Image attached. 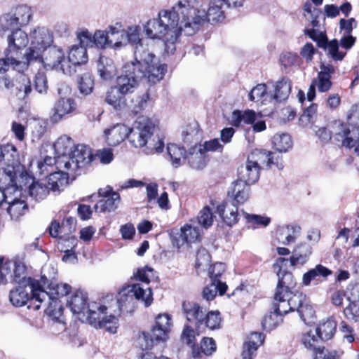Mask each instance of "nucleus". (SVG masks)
I'll list each match as a JSON object with an SVG mask.
<instances>
[{
  "label": "nucleus",
  "mask_w": 359,
  "mask_h": 359,
  "mask_svg": "<svg viewBox=\"0 0 359 359\" xmlns=\"http://www.w3.org/2000/svg\"><path fill=\"white\" fill-rule=\"evenodd\" d=\"M151 55L143 50L140 46L135 52V62H127L122 68V74L117 77L116 86L107 92L105 102L116 110H121L126 106L125 95L132 93L138 83L143 79L155 84L162 79V72L153 66H146L149 69L143 70L147 64V60H151Z\"/></svg>",
  "instance_id": "1"
},
{
  "label": "nucleus",
  "mask_w": 359,
  "mask_h": 359,
  "mask_svg": "<svg viewBox=\"0 0 359 359\" xmlns=\"http://www.w3.org/2000/svg\"><path fill=\"white\" fill-rule=\"evenodd\" d=\"M224 0H210V7L207 11L191 6L189 2H182L181 7V27L186 36H192L198 30L199 26L205 22H217L224 20Z\"/></svg>",
  "instance_id": "2"
},
{
  "label": "nucleus",
  "mask_w": 359,
  "mask_h": 359,
  "mask_svg": "<svg viewBox=\"0 0 359 359\" xmlns=\"http://www.w3.org/2000/svg\"><path fill=\"white\" fill-rule=\"evenodd\" d=\"M181 7H182V1H179L172 8V10L161 11L158 13L157 18L148 20L144 25L147 37L162 39L166 34L171 32L170 41L172 43H175L180 35L184 32V30H180Z\"/></svg>",
  "instance_id": "3"
},
{
  "label": "nucleus",
  "mask_w": 359,
  "mask_h": 359,
  "mask_svg": "<svg viewBox=\"0 0 359 359\" xmlns=\"http://www.w3.org/2000/svg\"><path fill=\"white\" fill-rule=\"evenodd\" d=\"M156 130V125L151 119L147 116H139L133 127L128 128V139L131 145L140 148L149 144V147L156 152H161L164 148V142L158 136H152Z\"/></svg>",
  "instance_id": "4"
},
{
  "label": "nucleus",
  "mask_w": 359,
  "mask_h": 359,
  "mask_svg": "<svg viewBox=\"0 0 359 359\" xmlns=\"http://www.w3.org/2000/svg\"><path fill=\"white\" fill-rule=\"evenodd\" d=\"M39 290L35 292L34 299L39 300V304L34 306L35 310L41 307L47 315L53 318L58 319L62 314V305L60 298L68 294L72 287L67 283H50L48 290H45L39 285Z\"/></svg>",
  "instance_id": "5"
},
{
  "label": "nucleus",
  "mask_w": 359,
  "mask_h": 359,
  "mask_svg": "<svg viewBox=\"0 0 359 359\" xmlns=\"http://www.w3.org/2000/svg\"><path fill=\"white\" fill-rule=\"evenodd\" d=\"M261 168L248 157L245 165L238 168V180L233 182L227 191V196L235 202H244L248 199L249 185L255 183L259 178Z\"/></svg>",
  "instance_id": "6"
},
{
  "label": "nucleus",
  "mask_w": 359,
  "mask_h": 359,
  "mask_svg": "<svg viewBox=\"0 0 359 359\" xmlns=\"http://www.w3.org/2000/svg\"><path fill=\"white\" fill-rule=\"evenodd\" d=\"M4 162L6 167L4 168L5 180H8V184L16 186V179L29 177L25 166L20 163V154L17 148L12 144H0V163Z\"/></svg>",
  "instance_id": "7"
},
{
  "label": "nucleus",
  "mask_w": 359,
  "mask_h": 359,
  "mask_svg": "<svg viewBox=\"0 0 359 359\" xmlns=\"http://www.w3.org/2000/svg\"><path fill=\"white\" fill-rule=\"evenodd\" d=\"M135 299L140 300L146 307L153 302V294L151 287L142 286L140 283L127 285L123 287L118 294L116 304L119 311L130 312L135 306Z\"/></svg>",
  "instance_id": "8"
},
{
  "label": "nucleus",
  "mask_w": 359,
  "mask_h": 359,
  "mask_svg": "<svg viewBox=\"0 0 359 359\" xmlns=\"http://www.w3.org/2000/svg\"><path fill=\"white\" fill-rule=\"evenodd\" d=\"M107 307L100 303L92 302L88 309V322L95 328H104L109 333L116 332L118 318L115 315L104 316Z\"/></svg>",
  "instance_id": "9"
},
{
  "label": "nucleus",
  "mask_w": 359,
  "mask_h": 359,
  "mask_svg": "<svg viewBox=\"0 0 359 359\" xmlns=\"http://www.w3.org/2000/svg\"><path fill=\"white\" fill-rule=\"evenodd\" d=\"M39 290V283H35L32 278L30 282H20L15 289L11 290L9 299L15 306H22L28 302L29 308H34L39 304V300L34 299L35 292Z\"/></svg>",
  "instance_id": "10"
},
{
  "label": "nucleus",
  "mask_w": 359,
  "mask_h": 359,
  "mask_svg": "<svg viewBox=\"0 0 359 359\" xmlns=\"http://www.w3.org/2000/svg\"><path fill=\"white\" fill-rule=\"evenodd\" d=\"M31 46L27 51L29 61H41L42 53L53 42V37L46 27H38L30 34Z\"/></svg>",
  "instance_id": "11"
},
{
  "label": "nucleus",
  "mask_w": 359,
  "mask_h": 359,
  "mask_svg": "<svg viewBox=\"0 0 359 359\" xmlns=\"http://www.w3.org/2000/svg\"><path fill=\"white\" fill-rule=\"evenodd\" d=\"M32 16V12L29 6L24 4L18 6L13 12L0 17V33L3 35L6 30L27 25Z\"/></svg>",
  "instance_id": "12"
},
{
  "label": "nucleus",
  "mask_w": 359,
  "mask_h": 359,
  "mask_svg": "<svg viewBox=\"0 0 359 359\" xmlns=\"http://www.w3.org/2000/svg\"><path fill=\"white\" fill-rule=\"evenodd\" d=\"M194 223V221L191 220V223L184 224L180 230H170L169 234L173 246L180 249L184 245L201 241L203 232Z\"/></svg>",
  "instance_id": "13"
},
{
  "label": "nucleus",
  "mask_w": 359,
  "mask_h": 359,
  "mask_svg": "<svg viewBox=\"0 0 359 359\" xmlns=\"http://www.w3.org/2000/svg\"><path fill=\"white\" fill-rule=\"evenodd\" d=\"M0 272L4 283L30 282V278L26 277V266L21 262L5 260L0 257Z\"/></svg>",
  "instance_id": "14"
},
{
  "label": "nucleus",
  "mask_w": 359,
  "mask_h": 359,
  "mask_svg": "<svg viewBox=\"0 0 359 359\" xmlns=\"http://www.w3.org/2000/svg\"><path fill=\"white\" fill-rule=\"evenodd\" d=\"M289 262L288 259L278 258L273 264V268L277 271L278 285L274 294V299H280L282 294L290 296V291L295 287L296 283L292 273L283 270V268Z\"/></svg>",
  "instance_id": "15"
},
{
  "label": "nucleus",
  "mask_w": 359,
  "mask_h": 359,
  "mask_svg": "<svg viewBox=\"0 0 359 359\" xmlns=\"http://www.w3.org/2000/svg\"><path fill=\"white\" fill-rule=\"evenodd\" d=\"M140 29L138 26L128 27V30L126 31L124 39H126L130 43L135 45V48L134 51L135 57L136 50L140 46L142 48L144 52H147L151 55V60H147L148 65H144L143 70L148 69L147 67H146V66H153L154 68H158L160 69L161 72H162L161 73L163 79L165 72L167 71V65L165 64H161L158 58L142 45L141 39L140 38ZM135 62L136 60H135L132 62Z\"/></svg>",
  "instance_id": "16"
},
{
  "label": "nucleus",
  "mask_w": 359,
  "mask_h": 359,
  "mask_svg": "<svg viewBox=\"0 0 359 359\" xmlns=\"http://www.w3.org/2000/svg\"><path fill=\"white\" fill-rule=\"evenodd\" d=\"M42 60L39 62H44L52 68L61 70L65 74H71L72 71L67 67L66 58L62 48L51 45L42 53Z\"/></svg>",
  "instance_id": "17"
},
{
  "label": "nucleus",
  "mask_w": 359,
  "mask_h": 359,
  "mask_svg": "<svg viewBox=\"0 0 359 359\" xmlns=\"http://www.w3.org/2000/svg\"><path fill=\"white\" fill-rule=\"evenodd\" d=\"M65 161H69V166H67V170L76 171L90 164L94 159L90 149L84 144H77L74 147L69 156H67Z\"/></svg>",
  "instance_id": "18"
},
{
  "label": "nucleus",
  "mask_w": 359,
  "mask_h": 359,
  "mask_svg": "<svg viewBox=\"0 0 359 359\" xmlns=\"http://www.w3.org/2000/svg\"><path fill=\"white\" fill-rule=\"evenodd\" d=\"M334 126L335 130L332 137L335 144L348 148L354 147L356 130L354 128L351 130L349 125L340 121H335Z\"/></svg>",
  "instance_id": "19"
},
{
  "label": "nucleus",
  "mask_w": 359,
  "mask_h": 359,
  "mask_svg": "<svg viewBox=\"0 0 359 359\" xmlns=\"http://www.w3.org/2000/svg\"><path fill=\"white\" fill-rule=\"evenodd\" d=\"M290 296H285V294H282L280 299H274L277 303L276 311L278 312H283L287 314L289 311H292L297 309L299 311L300 306H303L306 300V297L302 293H294L290 291Z\"/></svg>",
  "instance_id": "20"
},
{
  "label": "nucleus",
  "mask_w": 359,
  "mask_h": 359,
  "mask_svg": "<svg viewBox=\"0 0 359 359\" xmlns=\"http://www.w3.org/2000/svg\"><path fill=\"white\" fill-rule=\"evenodd\" d=\"M11 33L8 35V48L4 55H18L19 50L25 48L29 42L28 36L20 28L10 29Z\"/></svg>",
  "instance_id": "21"
},
{
  "label": "nucleus",
  "mask_w": 359,
  "mask_h": 359,
  "mask_svg": "<svg viewBox=\"0 0 359 359\" xmlns=\"http://www.w3.org/2000/svg\"><path fill=\"white\" fill-rule=\"evenodd\" d=\"M182 307L187 320L195 324L197 334H199L204 325L206 310L195 302H184Z\"/></svg>",
  "instance_id": "22"
},
{
  "label": "nucleus",
  "mask_w": 359,
  "mask_h": 359,
  "mask_svg": "<svg viewBox=\"0 0 359 359\" xmlns=\"http://www.w3.org/2000/svg\"><path fill=\"white\" fill-rule=\"evenodd\" d=\"M168 331L163 328L154 325L151 334L142 332L138 337L137 342L140 347L144 349H151L154 344V341H165L168 338Z\"/></svg>",
  "instance_id": "23"
},
{
  "label": "nucleus",
  "mask_w": 359,
  "mask_h": 359,
  "mask_svg": "<svg viewBox=\"0 0 359 359\" xmlns=\"http://www.w3.org/2000/svg\"><path fill=\"white\" fill-rule=\"evenodd\" d=\"M77 107L76 102L72 98H60L58 100L53 109V114L50 116L53 123L60 121L66 115L73 114Z\"/></svg>",
  "instance_id": "24"
},
{
  "label": "nucleus",
  "mask_w": 359,
  "mask_h": 359,
  "mask_svg": "<svg viewBox=\"0 0 359 359\" xmlns=\"http://www.w3.org/2000/svg\"><path fill=\"white\" fill-rule=\"evenodd\" d=\"M88 294L81 290H76L67 302V306L74 313L81 314L86 316L88 320V313L87 312L88 306L90 303H87Z\"/></svg>",
  "instance_id": "25"
},
{
  "label": "nucleus",
  "mask_w": 359,
  "mask_h": 359,
  "mask_svg": "<svg viewBox=\"0 0 359 359\" xmlns=\"http://www.w3.org/2000/svg\"><path fill=\"white\" fill-rule=\"evenodd\" d=\"M201 144L193 146L189 149L186 159L189 165L194 170H203L208 161L206 154L203 151Z\"/></svg>",
  "instance_id": "26"
},
{
  "label": "nucleus",
  "mask_w": 359,
  "mask_h": 359,
  "mask_svg": "<svg viewBox=\"0 0 359 359\" xmlns=\"http://www.w3.org/2000/svg\"><path fill=\"white\" fill-rule=\"evenodd\" d=\"M104 133L107 143L115 147L128 138V127L124 124H116L106 129Z\"/></svg>",
  "instance_id": "27"
},
{
  "label": "nucleus",
  "mask_w": 359,
  "mask_h": 359,
  "mask_svg": "<svg viewBox=\"0 0 359 359\" xmlns=\"http://www.w3.org/2000/svg\"><path fill=\"white\" fill-rule=\"evenodd\" d=\"M347 299L349 304L344 310L345 317L353 322L359 321V285H355L351 289V296Z\"/></svg>",
  "instance_id": "28"
},
{
  "label": "nucleus",
  "mask_w": 359,
  "mask_h": 359,
  "mask_svg": "<svg viewBox=\"0 0 359 359\" xmlns=\"http://www.w3.org/2000/svg\"><path fill=\"white\" fill-rule=\"evenodd\" d=\"M88 60L86 48L83 46L74 45L69 52L65 63L67 67L69 68L72 72L76 69H72V65L76 67L87 63Z\"/></svg>",
  "instance_id": "29"
},
{
  "label": "nucleus",
  "mask_w": 359,
  "mask_h": 359,
  "mask_svg": "<svg viewBox=\"0 0 359 359\" xmlns=\"http://www.w3.org/2000/svg\"><path fill=\"white\" fill-rule=\"evenodd\" d=\"M120 200V195L118 192L114 191L112 187L107 186L104 188L99 189L97 193H93L87 197H83L81 202L90 201L94 202H115Z\"/></svg>",
  "instance_id": "30"
},
{
  "label": "nucleus",
  "mask_w": 359,
  "mask_h": 359,
  "mask_svg": "<svg viewBox=\"0 0 359 359\" xmlns=\"http://www.w3.org/2000/svg\"><path fill=\"white\" fill-rule=\"evenodd\" d=\"M220 217L228 226H233L238 219V207L234 203H221L217 207Z\"/></svg>",
  "instance_id": "31"
},
{
  "label": "nucleus",
  "mask_w": 359,
  "mask_h": 359,
  "mask_svg": "<svg viewBox=\"0 0 359 359\" xmlns=\"http://www.w3.org/2000/svg\"><path fill=\"white\" fill-rule=\"evenodd\" d=\"M97 72L102 79L111 80L116 74V67L113 60L107 57L100 56L97 62Z\"/></svg>",
  "instance_id": "32"
},
{
  "label": "nucleus",
  "mask_w": 359,
  "mask_h": 359,
  "mask_svg": "<svg viewBox=\"0 0 359 359\" xmlns=\"http://www.w3.org/2000/svg\"><path fill=\"white\" fill-rule=\"evenodd\" d=\"M69 184V175L64 171L51 173L48 177V186L50 191L60 192Z\"/></svg>",
  "instance_id": "33"
},
{
  "label": "nucleus",
  "mask_w": 359,
  "mask_h": 359,
  "mask_svg": "<svg viewBox=\"0 0 359 359\" xmlns=\"http://www.w3.org/2000/svg\"><path fill=\"white\" fill-rule=\"evenodd\" d=\"M332 274V271L322 264H317L314 268L311 269L302 276V283L308 286L312 280H318L320 278H326Z\"/></svg>",
  "instance_id": "34"
},
{
  "label": "nucleus",
  "mask_w": 359,
  "mask_h": 359,
  "mask_svg": "<svg viewBox=\"0 0 359 359\" xmlns=\"http://www.w3.org/2000/svg\"><path fill=\"white\" fill-rule=\"evenodd\" d=\"M291 81L287 77H283L276 83L272 98L277 102L285 100L291 92Z\"/></svg>",
  "instance_id": "35"
},
{
  "label": "nucleus",
  "mask_w": 359,
  "mask_h": 359,
  "mask_svg": "<svg viewBox=\"0 0 359 359\" xmlns=\"http://www.w3.org/2000/svg\"><path fill=\"white\" fill-rule=\"evenodd\" d=\"M311 253L312 248L311 245L307 243H302L297 246L294 255L289 259V262L291 266L303 265L308 261Z\"/></svg>",
  "instance_id": "36"
},
{
  "label": "nucleus",
  "mask_w": 359,
  "mask_h": 359,
  "mask_svg": "<svg viewBox=\"0 0 359 359\" xmlns=\"http://www.w3.org/2000/svg\"><path fill=\"white\" fill-rule=\"evenodd\" d=\"M109 46L119 48L122 46L126 31L121 22H116L115 25H110L107 28Z\"/></svg>",
  "instance_id": "37"
},
{
  "label": "nucleus",
  "mask_w": 359,
  "mask_h": 359,
  "mask_svg": "<svg viewBox=\"0 0 359 359\" xmlns=\"http://www.w3.org/2000/svg\"><path fill=\"white\" fill-rule=\"evenodd\" d=\"M337 323L332 318H328L325 322L319 324L316 327V332L319 339L323 341H327L334 336Z\"/></svg>",
  "instance_id": "38"
},
{
  "label": "nucleus",
  "mask_w": 359,
  "mask_h": 359,
  "mask_svg": "<svg viewBox=\"0 0 359 359\" xmlns=\"http://www.w3.org/2000/svg\"><path fill=\"white\" fill-rule=\"evenodd\" d=\"M20 179L18 178V181ZM21 180L22 181L23 180L32 181V184L29 186L28 193L29 195L36 201L43 200L50 191L48 185L38 182H34V179H32L29 175V177L26 178L24 177V178Z\"/></svg>",
  "instance_id": "39"
},
{
  "label": "nucleus",
  "mask_w": 359,
  "mask_h": 359,
  "mask_svg": "<svg viewBox=\"0 0 359 359\" xmlns=\"http://www.w3.org/2000/svg\"><path fill=\"white\" fill-rule=\"evenodd\" d=\"M74 146L73 140L67 135L61 136L53 144L55 154L66 158H68L67 156H69L74 150L72 149Z\"/></svg>",
  "instance_id": "40"
},
{
  "label": "nucleus",
  "mask_w": 359,
  "mask_h": 359,
  "mask_svg": "<svg viewBox=\"0 0 359 359\" xmlns=\"http://www.w3.org/2000/svg\"><path fill=\"white\" fill-rule=\"evenodd\" d=\"M301 228L297 225H286L280 228L279 240L284 245H290L295 242L300 233Z\"/></svg>",
  "instance_id": "41"
},
{
  "label": "nucleus",
  "mask_w": 359,
  "mask_h": 359,
  "mask_svg": "<svg viewBox=\"0 0 359 359\" xmlns=\"http://www.w3.org/2000/svg\"><path fill=\"white\" fill-rule=\"evenodd\" d=\"M167 154L170 158L173 167L178 168L181 165V159H186L187 152L184 147H180L174 143H169L167 145Z\"/></svg>",
  "instance_id": "42"
},
{
  "label": "nucleus",
  "mask_w": 359,
  "mask_h": 359,
  "mask_svg": "<svg viewBox=\"0 0 359 359\" xmlns=\"http://www.w3.org/2000/svg\"><path fill=\"white\" fill-rule=\"evenodd\" d=\"M323 44V47H320V48L327 50V55H330L332 59L335 61H341L344 60L346 52L339 50L340 45L337 39H334L329 41L327 38Z\"/></svg>",
  "instance_id": "43"
},
{
  "label": "nucleus",
  "mask_w": 359,
  "mask_h": 359,
  "mask_svg": "<svg viewBox=\"0 0 359 359\" xmlns=\"http://www.w3.org/2000/svg\"><path fill=\"white\" fill-rule=\"evenodd\" d=\"M274 311L264 316L262 325L264 330H271L276 327L282 321V316L285 315L283 312H278L276 311L277 303L273 302V304Z\"/></svg>",
  "instance_id": "44"
},
{
  "label": "nucleus",
  "mask_w": 359,
  "mask_h": 359,
  "mask_svg": "<svg viewBox=\"0 0 359 359\" xmlns=\"http://www.w3.org/2000/svg\"><path fill=\"white\" fill-rule=\"evenodd\" d=\"M272 143L274 149L280 153L287 152L292 147L291 137L286 133L276 134L273 137Z\"/></svg>",
  "instance_id": "45"
},
{
  "label": "nucleus",
  "mask_w": 359,
  "mask_h": 359,
  "mask_svg": "<svg viewBox=\"0 0 359 359\" xmlns=\"http://www.w3.org/2000/svg\"><path fill=\"white\" fill-rule=\"evenodd\" d=\"M94 78L91 73L86 72L81 74L78 79L79 92L84 95H90L94 88Z\"/></svg>",
  "instance_id": "46"
},
{
  "label": "nucleus",
  "mask_w": 359,
  "mask_h": 359,
  "mask_svg": "<svg viewBox=\"0 0 359 359\" xmlns=\"http://www.w3.org/2000/svg\"><path fill=\"white\" fill-rule=\"evenodd\" d=\"M198 127V123L195 122L193 124L189 125L186 130L182 132L183 142L187 146L191 144H194V146H198L201 136Z\"/></svg>",
  "instance_id": "47"
},
{
  "label": "nucleus",
  "mask_w": 359,
  "mask_h": 359,
  "mask_svg": "<svg viewBox=\"0 0 359 359\" xmlns=\"http://www.w3.org/2000/svg\"><path fill=\"white\" fill-rule=\"evenodd\" d=\"M248 158L252 161H255L257 165L260 166V165L262 164L266 165V167L268 165L273 163V156L271 154V151L265 149H255L250 153Z\"/></svg>",
  "instance_id": "48"
},
{
  "label": "nucleus",
  "mask_w": 359,
  "mask_h": 359,
  "mask_svg": "<svg viewBox=\"0 0 359 359\" xmlns=\"http://www.w3.org/2000/svg\"><path fill=\"white\" fill-rule=\"evenodd\" d=\"M77 238L75 236L60 237L58 241V248L60 250L67 253L62 257V260H67L69 256V253L77 245Z\"/></svg>",
  "instance_id": "49"
},
{
  "label": "nucleus",
  "mask_w": 359,
  "mask_h": 359,
  "mask_svg": "<svg viewBox=\"0 0 359 359\" xmlns=\"http://www.w3.org/2000/svg\"><path fill=\"white\" fill-rule=\"evenodd\" d=\"M227 285L226 284H219L212 282L210 285L203 289V297L207 301L212 300L215 297L217 292L222 295L225 293Z\"/></svg>",
  "instance_id": "50"
},
{
  "label": "nucleus",
  "mask_w": 359,
  "mask_h": 359,
  "mask_svg": "<svg viewBox=\"0 0 359 359\" xmlns=\"http://www.w3.org/2000/svg\"><path fill=\"white\" fill-rule=\"evenodd\" d=\"M154 276V269L148 266L140 268L137 270V272L134 273V278L142 282L144 284L140 285L144 287H149L148 284Z\"/></svg>",
  "instance_id": "51"
},
{
  "label": "nucleus",
  "mask_w": 359,
  "mask_h": 359,
  "mask_svg": "<svg viewBox=\"0 0 359 359\" xmlns=\"http://www.w3.org/2000/svg\"><path fill=\"white\" fill-rule=\"evenodd\" d=\"M221 323L220 314L218 311H210L205 313L204 325L201 327V330L205 327H208L210 330H215L219 327Z\"/></svg>",
  "instance_id": "52"
},
{
  "label": "nucleus",
  "mask_w": 359,
  "mask_h": 359,
  "mask_svg": "<svg viewBox=\"0 0 359 359\" xmlns=\"http://www.w3.org/2000/svg\"><path fill=\"white\" fill-rule=\"evenodd\" d=\"M213 217L212 210L208 206H205L198 213L196 221L203 228L208 229L212 226Z\"/></svg>",
  "instance_id": "53"
},
{
  "label": "nucleus",
  "mask_w": 359,
  "mask_h": 359,
  "mask_svg": "<svg viewBox=\"0 0 359 359\" xmlns=\"http://www.w3.org/2000/svg\"><path fill=\"white\" fill-rule=\"evenodd\" d=\"M57 273V269L52 264H46L41 269V278L43 285H49L50 283H54L56 275Z\"/></svg>",
  "instance_id": "54"
},
{
  "label": "nucleus",
  "mask_w": 359,
  "mask_h": 359,
  "mask_svg": "<svg viewBox=\"0 0 359 359\" xmlns=\"http://www.w3.org/2000/svg\"><path fill=\"white\" fill-rule=\"evenodd\" d=\"M149 98L150 95L148 90L142 95H135L131 100L132 103H133V112L137 114L144 109L147 106Z\"/></svg>",
  "instance_id": "55"
},
{
  "label": "nucleus",
  "mask_w": 359,
  "mask_h": 359,
  "mask_svg": "<svg viewBox=\"0 0 359 359\" xmlns=\"http://www.w3.org/2000/svg\"><path fill=\"white\" fill-rule=\"evenodd\" d=\"M18 55L11 54V55H5L7 57L8 60H10L11 66L13 67V69L17 70L19 72H23L25 69H27L28 66L35 61H29L27 60V52L26 53L25 57V61L18 60Z\"/></svg>",
  "instance_id": "56"
},
{
  "label": "nucleus",
  "mask_w": 359,
  "mask_h": 359,
  "mask_svg": "<svg viewBox=\"0 0 359 359\" xmlns=\"http://www.w3.org/2000/svg\"><path fill=\"white\" fill-rule=\"evenodd\" d=\"M304 34L308 36L313 41L316 42L318 48L323 47V43L327 39L325 32H323L314 28L304 29Z\"/></svg>",
  "instance_id": "57"
},
{
  "label": "nucleus",
  "mask_w": 359,
  "mask_h": 359,
  "mask_svg": "<svg viewBox=\"0 0 359 359\" xmlns=\"http://www.w3.org/2000/svg\"><path fill=\"white\" fill-rule=\"evenodd\" d=\"M66 157H60L59 155L55 154V157L46 156L43 159V163L39 162L38 165L41 168V165L46 164L47 165H57V168H63L67 170V166H69V161H65Z\"/></svg>",
  "instance_id": "58"
},
{
  "label": "nucleus",
  "mask_w": 359,
  "mask_h": 359,
  "mask_svg": "<svg viewBox=\"0 0 359 359\" xmlns=\"http://www.w3.org/2000/svg\"><path fill=\"white\" fill-rule=\"evenodd\" d=\"M76 218L72 217L66 218L61 224V233L60 237L73 236L72 233L76 231Z\"/></svg>",
  "instance_id": "59"
},
{
  "label": "nucleus",
  "mask_w": 359,
  "mask_h": 359,
  "mask_svg": "<svg viewBox=\"0 0 359 359\" xmlns=\"http://www.w3.org/2000/svg\"><path fill=\"white\" fill-rule=\"evenodd\" d=\"M7 212L13 219H18L20 216L27 212L28 206L27 203H8Z\"/></svg>",
  "instance_id": "60"
},
{
  "label": "nucleus",
  "mask_w": 359,
  "mask_h": 359,
  "mask_svg": "<svg viewBox=\"0 0 359 359\" xmlns=\"http://www.w3.org/2000/svg\"><path fill=\"white\" fill-rule=\"evenodd\" d=\"M225 271V265L222 262L214 264L210 269L209 274L212 282L219 284H226L219 279Z\"/></svg>",
  "instance_id": "61"
},
{
  "label": "nucleus",
  "mask_w": 359,
  "mask_h": 359,
  "mask_svg": "<svg viewBox=\"0 0 359 359\" xmlns=\"http://www.w3.org/2000/svg\"><path fill=\"white\" fill-rule=\"evenodd\" d=\"M297 312L302 321L306 324L309 325L313 322L315 316V311L311 305L304 303L303 306H300Z\"/></svg>",
  "instance_id": "62"
},
{
  "label": "nucleus",
  "mask_w": 359,
  "mask_h": 359,
  "mask_svg": "<svg viewBox=\"0 0 359 359\" xmlns=\"http://www.w3.org/2000/svg\"><path fill=\"white\" fill-rule=\"evenodd\" d=\"M248 222L253 228L259 226L266 227L271 222V218L266 216H262L259 215H248L247 216Z\"/></svg>",
  "instance_id": "63"
},
{
  "label": "nucleus",
  "mask_w": 359,
  "mask_h": 359,
  "mask_svg": "<svg viewBox=\"0 0 359 359\" xmlns=\"http://www.w3.org/2000/svg\"><path fill=\"white\" fill-rule=\"evenodd\" d=\"M34 88L39 93H46L48 90L47 78L43 72H38L34 76Z\"/></svg>",
  "instance_id": "64"
}]
</instances>
